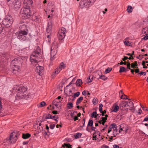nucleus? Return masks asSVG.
Instances as JSON below:
<instances>
[{
	"mask_svg": "<svg viewBox=\"0 0 148 148\" xmlns=\"http://www.w3.org/2000/svg\"><path fill=\"white\" fill-rule=\"evenodd\" d=\"M14 93H17L15 96L16 99L18 100L23 98H25L27 89L26 87L22 85H14L12 90Z\"/></svg>",
	"mask_w": 148,
	"mask_h": 148,
	"instance_id": "f257e3e1",
	"label": "nucleus"
},
{
	"mask_svg": "<svg viewBox=\"0 0 148 148\" xmlns=\"http://www.w3.org/2000/svg\"><path fill=\"white\" fill-rule=\"evenodd\" d=\"M119 106L120 108H122V109L126 110H131L132 111L135 110L134 108V104L132 101H122L120 102Z\"/></svg>",
	"mask_w": 148,
	"mask_h": 148,
	"instance_id": "f03ea898",
	"label": "nucleus"
},
{
	"mask_svg": "<svg viewBox=\"0 0 148 148\" xmlns=\"http://www.w3.org/2000/svg\"><path fill=\"white\" fill-rule=\"evenodd\" d=\"M41 51L40 48H38L37 49L33 52L31 55L30 61L31 62L32 64L34 65L35 63H37L40 61L38 57V55L40 53Z\"/></svg>",
	"mask_w": 148,
	"mask_h": 148,
	"instance_id": "7ed1b4c3",
	"label": "nucleus"
},
{
	"mask_svg": "<svg viewBox=\"0 0 148 148\" xmlns=\"http://www.w3.org/2000/svg\"><path fill=\"white\" fill-rule=\"evenodd\" d=\"M21 13L23 15V18L26 19L29 18L32 15V13L30 11L29 6L25 5L21 9Z\"/></svg>",
	"mask_w": 148,
	"mask_h": 148,
	"instance_id": "20e7f679",
	"label": "nucleus"
},
{
	"mask_svg": "<svg viewBox=\"0 0 148 148\" xmlns=\"http://www.w3.org/2000/svg\"><path fill=\"white\" fill-rule=\"evenodd\" d=\"M58 45L56 42H54L52 44L51 50V60H53L56 57V54L58 51Z\"/></svg>",
	"mask_w": 148,
	"mask_h": 148,
	"instance_id": "39448f33",
	"label": "nucleus"
},
{
	"mask_svg": "<svg viewBox=\"0 0 148 148\" xmlns=\"http://www.w3.org/2000/svg\"><path fill=\"white\" fill-rule=\"evenodd\" d=\"M13 21L12 17L9 15H7L3 19L2 24L5 27H8L12 25Z\"/></svg>",
	"mask_w": 148,
	"mask_h": 148,
	"instance_id": "423d86ee",
	"label": "nucleus"
},
{
	"mask_svg": "<svg viewBox=\"0 0 148 148\" xmlns=\"http://www.w3.org/2000/svg\"><path fill=\"white\" fill-rule=\"evenodd\" d=\"M28 34L27 32L18 31L16 33L17 38L21 40L26 41L28 40V38L26 36Z\"/></svg>",
	"mask_w": 148,
	"mask_h": 148,
	"instance_id": "0eeeda50",
	"label": "nucleus"
},
{
	"mask_svg": "<svg viewBox=\"0 0 148 148\" xmlns=\"http://www.w3.org/2000/svg\"><path fill=\"white\" fill-rule=\"evenodd\" d=\"M95 0H82L80 3V7L83 8L84 7H88L93 4Z\"/></svg>",
	"mask_w": 148,
	"mask_h": 148,
	"instance_id": "6e6552de",
	"label": "nucleus"
},
{
	"mask_svg": "<svg viewBox=\"0 0 148 148\" xmlns=\"http://www.w3.org/2000/svg\"><path fill=\"white\" fill-rule=\"evenodd\" d=\"M18 135L14 133L13 134V133L10 134V137L7 138V141L8 143L9 144L14 143L18 139Z\"/></svg>",
	"mask_w": 148,
	"mask_h": 148,
	"instance_id": "1a4fd4ad",
	"label": "nucleus"
},
{
	"mask_svg": "<svg viewBox=\"0 0 148 148\" xmlns=\"http://www.w3.org/2000/svg\"><path fill=\"white\" fill-rule=\"evenodd\" d=\"M23 62V60L20 57L15 58L14 60L12 61V63L21 66Z\"/></svg>",
	"mask_w": 148,
	"mask_h": 148,
	"instance_id": "9d476101",
	"label": "nucleus"
},
{
	"mask_svg": "<svg viewBox=\"0 0 148 148\" xmlns=\"http://www.w3.org/2000/svg\"><path fill=\"white\" fill-rule=\"evenodd\" d=\"M52 27V22L51 19L48 21V24L46 28V32L47 33H51Z\"/></svg>",
	"mask_w": 148,
	"mask_h": 148,
	"instance_id": "9b49d317",
	"label": "nucleus"
},
{
	"mask_svg": "<svg viewBox=\"0 0 148 148\" xmlns=\"http://www.w3.org/2000/svg\"><path fill=\"white\" fill-rule=\"evenodd\" d=\"M66 65L64 64L63 62H61L59 66L56 69L55 72L53 73L54 75H55L57 74L61 70L65 68L66 67Z\"/></svg>",
	"mask_w": 148,
	"mask_h": 148,
	"instance_id": "f8f14e48",
	"label": "nucleus"
},
{
	"mask_svg": "<svg viewBox=\"0 0 148 148\" xmlns=\"http://www.w3.org/2000/svg\"><path fill=\"white\" fill-rule=\"evenodd\" d=\"M119 126L120 130L119 131V133L120 132V131H125L126 133L127 132L129 129V127L127 125L123 123L119 125Z\"/></svg>",
	"mask_w": 148,
	"mask_h": 148,
	"instance_id": "ddd939ff",
	"label": "nucleus"
},
{
	"mask_svg": "<svg viewBox=\"0 0 148 148\" xmlns=\"http://www.w3.org/2000/svg\"><path fill=\"white\" fill-rule=\"evenodd\" d=\"M21 2L20 0H15L14 3V8L16 10H18L21 5Z\"/></svg>",
	"mask_w": 148,
	"mask_h": 148,
	"instance_id": "4468645a",
	"label": "nucleus"
},
{
	"mask_svg": "<svg viewBox=\"0 0 148 148\" xmlns=\"http://www.w3.org/2000/svg\"><path fill=\"white\" fill-rule=\"evenodd\" d=\"M19 29L20 30L19 31L27 32L28 33V31L27 28V27L26 25L22 24L20 25L19 27Z\"/></svg>",
	"mask_w": 148,
	"mask_h": 148,
	"instance_id": "2eb2a0df",
	"label": "nucleus"
},
{
	"mask_svg": "<svg viewBox=\"0 0 148 148\" xmlns=\"http://www.w3.org/2000/svg\"><path fill=\"white\" fill-rule=\"evenodd\" d=\"M43 68L40 66H37L36 69V71L40 75L42 74L43 72Z\"/></svg>",
	"mask_w": 148,
	"mask_h": 148,
	"instance_id": "dca6fc26",
	"label": "nucleus"
},
{
	"mask_svg": "<svg viewBox=\"0 0 148 148\" xmlns=\"http://www.w3.org/2000/svg\"><path fill=\"white\" fill-rule=\"evenodd\" d=\"M24 5L25 6V5L29 6V5H31L33 3L32 0H24Z\"/></svg>",
	"mask_w": 148,
	"mask_h": 148,
	"instance_id": "f3484780",
	"label": "nucleus"
},
{
	"mask_svg": "<svg viewBox=\"0 0 148 148\" xmlns=\"http://www.w3.org/2000/svg\"><path fill=\"white\" fill-rule=\"evenodd\" d=\"M20 67L18 65L13 64L12 66V69L14 71H18L20 69Z\"/></svg>",
	"mask_w": 148,
	"mask_h": 148,
	"instance_id": "a211bd4d",
	"label": "nucleus"
},
{
	"mask_svg": "<svg viewBox=\"0 0 148 148\" xmlns=\"http://www.w3.org/2000/svg\"><path fill=\"white\" fill-rule=\"evenodd\" d=\"M119 106L118 105L113 106L112 108V111L116 112L119 110Z\"/></svg>",
	"mask_w": 148,
	"mask_h": 148,
	"instance_id": "6ab92c4d",
	"label": "nucleus"
},
{
	"mask_svg": "<svg viewBox=\"0 0 148 148\" xmlns=\"http://www.w3.org/2000/svg\"><path fill=\"white\" fill-rule=\"evenodd\" d=\"M31 136V134L29 133L23 134L22 138L24 139H26L29 138Z\"/></svg>",
	"mask_w": 148,
	"mask_h": 148,
	"instance_id": "aec40b11",
	"label": "nucleus"
},
{
	"mask_svg": "<svg viewBox=\"0 0 148 148\" xmlns=\"http://www.w3.org/2000/svg\"><path fill=\"white\" fill-rule=\"evenodd\" d=\"M116 126V124H111L109 126L108 130V133H109L112 130V129H114Z\"/></svg>",
	"mask_w": 148,
	"mask_h": 148,
	"instance_id": "412c9836",
	"label": "nucleus"
},
{
	"mask_svg": "<svg viewBox=\"0 0 148 148\" xmlns=\"http://www.w3.org/2000/svg\"><path fill=\"white\" fill-rule=\"evenodd\" d=\"M65 35H62L61 34H58V37L60 40H62L64 38Z\"/></svg>",
	"mask_w": 148,
	"mask_h": 148,
	"instance_id": "4be33fe9",
	"label": "nucleus"
},
{
	"mask_svg": "<svg viewBox=\"0 0 148 148\" xmlns=\"http://www.w3.org/2000/svg\"><path fill=\"white\" fill-rule=\"evenodd\" d=\"M82 83V80L80 79H77L76 82V85L79 86H80Z\"/></svg>",
	"mask_w": 148,
	"mask_h": 148,
	"instance_id": "5701e85b",
	"label": "nucleus"
},
{
	"mask_svg": "<svg viewBox=\"0 0 148 148\" xmlns=\"http://www.w3.org/2000/svg\"><path fill=\"white\" fill-rule=\"evenodd\" d=\"M83 99V98L82 97H81L79 98L77 100L76 104L77 105H79L82 101Z\"/></svg>",
	"mask_w": 148,
	"mask_h": 148,
	"instance_id": "b1692460",
	"label": "nucleus"
},
{
	"mask_svg": "<svg viewBox=\"0 0 148 148\" xmlns=\"http://www.w3.org/2000/svg\"><path fill=\"white\" fill-rule=\"evenodd\" d=\"M61 32L63 33L65 35L66 34V30L64 27H61L59 29Z\"/></svg>",
	"mask_w": 148,
	"mask_h": 148,
	"instance_id": "393cba45",
	"label": "nucleus"
},
{
	"mask_svg": "<svg viewBox=\"0 0 148 148\" xmlns=\"http://www.w3.org/2000/svg\"><path fill=\"white\" fill-rule=\"evenodd\" d=\"M57 99H56L54 100L53 101V102L52 104H53L55 105L56 107H58V106L59 105V102H57Z\"/></svg>",
	"mask_w": 148,
	"mask_h": 148,
	"instance_id": "a878e982",
	"label": "nucleus"
},
{
	"mask_svg": "<svg viewBox=\"0 0 148 148\" xmlns=\"http://www.w3.org/2000/svg\"><path fill=\"white\" fill-rule=\"evenodd\" d=\"M127 12L129 13L132 12V8L130 6H128L127 8Z\"/></svg>",
	"mask_w": 148,
	"mask_h": 148,
	"instance_id": "bb28decb",
	"label": "nucleus"
},
{
	"mask_svg": "<svg viewBox=\"0 0 148 148\" xmlns=\"http://www.w3.org/2000/svg\"><path fill=\"white\" fill-rule=\"evenodd\" d=\"M46 34L47 35V40L49 42H50L51 41V33H47V32L46 33Z\"/></svg>",
	"mask_w": 148,
	"mask_h": 148,
	"instance_id": "cd10ccee",
	"label": "nucleus"
},
{
	"mask_svg": "<svg viewBox=\"0 0 148 148\" xmlns=\"http://www.w3.org/2000/svg\"><path fill=\"white\" fill-rule=\"evenodd\" d=\"M98 115V114H97L96 112H94L91 114V117L92 118L94 117L96 118Z\"/></svg>",
	"mask_w": 148,
	"mask_h": 148,
	"instance_id": "c85d7f7f",
	"label": "nucleus"
},
{
	"mask_svg": "<svg viewBox=\"0 0 148 148\" xmlns=\"http://www.w3.org/2000/svg\"><path fill=\"white\" fill-rule=\"evenodd\" d=\"M99 78L102 79L104 80H106L107 79V77H106L104 75H102L100 76L99 78H98V79Z\"/></svg>",
	"mask_w": 148,
	"mask_h": 148,
	"instance_id": "c756f323",
	"label": "nucleus"
},
{
	"mask_svg": "<svg viewBox=\"0 0 148 148\" xmlns=\"http://www.w3.org/2000/svg\"><path fill=\"white\" fill-rule=\"evenodd\" d=\"M67 106L69 109H70L73 107V104L71 102H68L67 104Z\"/></svg>",
	"mask_w": 148,
	"mask_h": 148,
	"instance_id": "7c9ffc66",
	"label": "nucleus"
},
{
	"mask_svg": "<svg viewBox=\"0 0 148 148\" xmlns=\"http://www.w3.org/2000/svg\"><path fill=\"white\" fill-rule=\"evenodd\" d=\"M112 70V68H109L108 67L106 69L105 71V73L106 74L109 73Z\"/></svg>",
	"mask_w": 148,
	"mask_h": 148,
	"instance_id": "2f4dec72",
	"label": "nucleus"
},
{
	"mask_svg": "<svg viewBox=\"0 0 148 148\" xmlns=\"http://www.w3.org/2000/svg\"><path fill=\"white\" fill-rule=\"evenodd\" d=\"M93 124V121L92 120H89L88 124L87 126H92Z\"/></svg>",
	"mask_w": 148,
	"mask_h": 148,
	"instance_id": "473e14b6",
	"label": "nucleus"
},
{
	"mask_svg": "<svg viewBox=\"0 0 148 148\" xmlns=\"http://www.w3.org/2000/svg\"><path fill=\"white\" fill-rule=\"evenodd\" d=\"M15 0H7V3L8 4L10 5L14 3Z\"/></svg>",
	"mask_w": 148,
	"mask_h": 148,
	"instance_id": "72a5a7b5",
	"label": "nucleus"
},
{
	"mask_svg": "<svg viewBox=\"0 0 148 148\" xmlns=\"http://www.w3.org/2000/svg\"><path fill=\"white\" fill-rule=\"evenodd\" d=\"M98 101V99L96 98H94L92 101V102L94 105H95L96 104H97Z\"/></svg>",
	"mask_w": 148,
	"mask_h": 148,
	"instance_id": "f704fd0d",
	"label": "nucleus"
},
{
	"mask_svg": "<svg viewBox=\"0 0 148 148\" xmlns=\"http://www.w3.org/2000/svg\"><path fill=\"white\" fill-rule=\"evenodd\" d=\"M82 135V134L81 133H77L75 135V137L76 138H77L79 137H81Z\"/></svg>",
	"mask_w": 148,
	"mask_h": 148,
	"instance_id": "c9c22d12",
	"label": "nucleus"
},
{
	"mask_svg": "<svg viewBox=\"0 0 148 148\" xmlns=\"http://www.w3.org/2000/svg\"><path fill=\"white\" fill-rule=\"evenodd\" d=\"M126 71V69L124 67H122L120 68L119 72L122 73Z\"/></svg>",
	"mask_w": 148,
	"mask_h": 148,
	"instance_id": "e433bc0d",
	"label": "nucleus"
},
{
	"mask_svg": "<svg viewBox=\"0 0 148 148\" xmlns=\"http://www.w3.org/2000/svg\"><path fill=\"white\" fill-rule=\"evenodd\" d=\"M126 96H127L126 95L123 94V95H122L121 96V98L122 99H128L129 100H130V99H128L127 97H126Z\"/></svg>",
	"mask_w": 148,
	"mask_h": 148,
	"instance_id": "4c0bfd02",
	"label": "nucleus"
},
{
	"mask_svg": "<svg viewBox=\"0 0 148 148\" xmlns=\"http://www.w3.org/2000/svg\"><path fill=\"white\" fill-rule=\"evenodd\" d=\"M79 95L80 92H78L76 93H74L73 96V97L74 98H75L76 97H78Z\"/></svg>",
	"mask_w": 148,
	"mask_h": 148,
	"instance_id": "58836bf2",
	"label": "nucleus"
},
{
	"mask_svg": "<svg viewBox=\"0 0 148 148\" xmlns=\"http://www.w3.org/2000/svg\"><path fill=\"white\" fill-rule=\"evenodd\" d=\"M103 105L102 104H100L99 105V111L101 113L102 112V107Z\"/></svg>",
	"mask_w": 148,
	"mask_h": 148,
	"instance_id": "ea45409f",
	"label": "nucleus"
},
{
	"mask_svg": "<svg viewBox=\"0 0 148 148\" xmlns=\"http://www.w3.org/2000/svg\"><path fill=\"white\" fill-rule=\"evenodd\" d=\"M52 116L49 114H48L45 116V119H51Z\"/></svg>",
	"mask_w": 148,
	"mask_h": 148,
	"instance_id": "a19ab883",
	"label": "nucleus"
},
{
	"mask_svg": "<svg viewBox=\"0 0 148 148\" xmlns=\"http://www.w3.org/2000/svg\"><path fill=\"white\" fill-rule=\"evenodd\" d=\"M92 76L91 77L90 76L89 77L87 78V80L88 82H90L92 81Z\"/></svg>",
	"mask_w": 148,
	"mask_h": 148,
	"instance_id": "79ce46f5",
	"label": "nucleus"
},
{
	"mask_svg": "<svg viewBox=\"0 0 148 148\" xmlns=\"http://www.w3.org/2000/svg\"><path fill=\"white\" fill-rule=\"evenodd\" d=\"M40 107H42L45 106L46 103L44 101H42L40 103Z\"/></svg>",
	"mask_w": 148,
	"mask_h": 148,
	"instance_id": "37998d69",
	"label": "nucleus"
},
{
	"mask_svg": "<svg viewBox=\"0 0 148 148\" xmlns=\"http://www.w3.org/2000/svg\"><path fill=\"white\" fill-rule=\"evenodd\" d=\"M124 43L125 45H129L130 46V45L131 44V43L129 41H125L124 42Z\"/></svg>",
	"mask_w": 148,
	"mask_h": 148,
	"instance_id": "c03bdc74",
	"label": "nucleus"
},
{
	"mask_svg": "<svg viewBox=\"0 0 148 148\" xmlns=\"http://www.w3.org/2000/svg\"><path fill=\"white\" fill-rule=\"evenodd\" d=\"M55 127V124H51L50 125L49 127L51 129H54V127Z\"/></svg>",
	"mask_w": 148,
	"mask_h": 148,
	"instance_id": "a18cd8bd",
	"label": "nucleus"
},
{
	"mask_svg": "<svg viewBox=\"0 0 148 148\" xmlns=\"http://www.w3.org/2000/svg\"><path fill=\"white\" fill-rule=\"evenodd\" d=\"M140 106L141 107L143 108V110L145 111H148V109L146 108V107H144L142 105H140Z\"/></svg>",
	"mask_w": 148,
	"mask_h": 148,
	"instance_id": "49530a36",
	"label": "nucleus"
},
{
	"mask_svg": "<svg viewBox=\"0 0 148 148\" xmlns=\"http://www.w3.org/2000/svg\"><path fill=\"white\" fill-rule=\"evenodd\" d=\"M146 74V72H141L140 73H139V74L143 75H145Z\"/></svg>",
	"mask_w": 148,
	"mask_h": 148,
	"instance_id": "de8ad7c7",
	"label": "nucleus"
},
{
	"mask_svg": "<svg viewBox=\"0 0 148 148\" xmlns=\"http://www.w3.org/2000/svg\"><path fill=\"white\" fill-rule=\"evenodd\" d=\"M3 29V28L2 27L1 25L0 24V34L2 32V31Z\"/></svg>",
	"mask_w": 148,
	"mask_h": 148,
	"instance_id": "09e8293b",
	"label": "nucleus"
},
{
	"mask_svg": "<svg viewBox=\"0 0 148 148\" xmlns=\"http://www.w3.org/2000/svg\"><path fill=\"white\" fill-rule=\"evenodd\" d=\"M102 121H106H106L107 119V118L106 117H102L101 118Z\"/></svg>",
	"mask_w": 148,
	"mask_h": 148,
	"instance_id": "8fccbe9b",
	"label": "nucleus"
},
{
	"mask_svg": "<svg viewBox=\"0 0 148 148\" xmlns=\"http://www.w3.org/2000/svg\"><path fill=\"white\" fill-rule=\"evenodd\" d=\"M131 67L133 68H134L135 67V66H136L134 64V63H132L131 64ZM136 68H137L136 67Z\"/></svg>",
	"mask_w": 148,
	"mask_h": 148,
	"instance_id": "3c124183",
	"label": "nucleus"
},
{
	"mask_svg": "<svg viewBox=\"0 0 148 148\" xmlns=\"http://www.w3.org/2000/svg\"><path fill=\"white\" fill-rule=\"evenodd\" d=\"M128 59V57L127 56H124V58H122V60L124 61H125Z\"/></svg>",
	"mask_w": 148,
	"mask_h": 148,
	"instance_id": "603ef678",
	"label": "nucleus"
},
{
	"mask_svg": "<svg viewBox=\"0 0 148 148\" xmlns=\"http://www.w3.org/2000/svg\"><path fill=\"white\" fill-rule=\"evenodd\" d=\"M106 110H104L103 111H102V112H101L102 113V116H104V114H106Z\"/></svg>",
	"mask_w": 148,
	"mask_h": 148,
	"instance_id": "864d4df0",
	"label": "nucleus"
},
{
	"mask_svg": "<svg viewBox=\"0 0 148 148\" xmlns=\"http://www.w3.org/2000/svg\"><path fill=\"white\" fill-rule=\"evenodd\" d=\"M130 62H129V63H127V68L129 69H131L130 68Z\"/></svg>",
	"mask_w": 148,
	"mask_h": 148,
	"instance_id": "5fc2aeb1",
	"label": "nucleus"
},
{
	"mask_svg": "<svg viewBox=\"0 0 148 148\" xmlns=\"http://www.w3.org/2000/svg\"><path fill=\"white\" fill-rule=\"evenodd\" d=\"M143 39L145 40H147L148 39V35L146 34V36H145L143 38Z\"/></svg>",
	"mask_w": 148,
	"mask_h": 148,
	"instance_id": "6e6d98bb",
	"label": "nucleus"
},
{
	"mask_svg": "<svg viewBox=\"0 0 148 148\" xmlns=\"http://www.w3.org/2000/svg\"><path fill=\"white\" fill-rule=\"evenodd\" d=\"M58 118V116H57L54 115V116H52L51 119H56V118L57 119Z\"/></svg>",
	"mask_w": 148,
	"mask_h": 148,
	"instance_id": "4d7b16f0",
	"label": "nucleus"
},
{
	"mask_svg": "<svg viewBox=\"0 0 148 148\" xmlns=\"http://www.w3.org/2000/svg\"><path fill=\"white\" fill-rule=\"evenodd\" d=\"M148 121V116H146V117H145L144 120H143V121Z\"/></svg>",
	"mask_w": 148,
	"mask_h": 148,
	"instance_id": "13d9d810",
	"label": "nucleus"
},
{
	"mask_svg": "<svg viewBox=\"0 0 148 148\" xmlns=\"http://www.w3.org/2000/svg\"><path fill=\"white\" fill-rule=\"evenodd\" d=\"M114 131H115L116 132H118V130L116 128V126L114 129H113Z\"/></svg>",
	"mask_w": 148,
	"mask_h": 148,
	"instance_id": "bf43d9fd",
	"label": "nucleus"
},
{
	"mask_svg": "<svg viewBox=\"0 0 148 148\" xmlns=\"http://www.w3.org/2000/svg\"><path fill=\"white\" fill-rule=\"evenodd\" d=\"M78 119L77 117L76 116H75L74 117V121H75Z\"/></svg>",
	"mask_w": 148,
	"mask_h": 148,
	"instance_id": "052dcab7",
	"label": "nucleus"
},
{
	"mask_svg": "<svg viewBox=\"0 0 148 148\" xmlns=\"http://www.w3.org/2000/svg\"><path fill=\"white\" fill-rule=\"evenodd\" d=\"M52 113L54 114H56L58 113V112L57 111H52Z\"/></svg>",
	"mask_w": 148,
	"mask_h": 148,
	"instance_id": "680f3d73",
	"label": "nucleus"
},
{
	"mask_svg": "<svg viewBox=\"0 0 148 148\" xmlns=\"http://www.w3.org/2000/svg\"><path fill=\"white\" fill-rule=\"evenodd\" d=\"M142 32L143 34H145L146 33V31H145V29L144 28H143L142 30Z\"/></svg>",
	"mask_w": 148,
	"mask_h": 148,
	"instance_id": "e2e57ef3",
	"label": "nucleus"
},
{
	"mask_svg": "<svg viewBox=\"0 0 148 148\" xmlns=\"http://www.w3.org/2000/svg\"><path fill=\"white\" fill-rule=\"evenodd\" d=\"M46 129L47 130V132H49V127L47 125H46Z\"/></svg>",
	"mask_w": 148,
	"mask_h": 148,
	"instance_id": "0e129e2a",
	"label": "nucleus"
},
{
	"mask_svg": "<svg viewBox=\"0 0 148 148\" xmlns=\"http://www.w3.org/2000/svg\"><path fill=\"white\" fill-rule=\"evenodd\" d=\"M114 148H119V146L117 145H114Z\"/></svg>",
	"mask_w": 148,
	"mask_h": 148,
	"instance_id": "69168bd1",
	"label": "nucleus"
},
{
	"mask_svg": "<svg viewBox=\"0 0 148 148\" xmlns=\"http://www.w3.org/2000/svg\"><path fill=\"white\" fill-rule=\"evenodd\" d=\"M28 143V141H24L23 142V145H27Z\"/></svg>",
	"mask_w": 148,
	"mask_h": 148,
	"instance_id": "338daca9",
	"label": "nucleus"
},
{
	"mask_svg": "<svg viewBox=\"0 0 148 148\" xmlns=\"http://www.w3.org/2000/svg\"><path fill=\"white\" fill-rule=\"evenodd\" d=\"M82 94L83 95H85L86 94V92L85 90H84L82 92Z\"/></svg>",
	"mask_w": 148,
	"mask_h": 148,
	"instance_id": "774afa93",
	"label": "nucleus"
}]
</instances>
